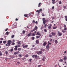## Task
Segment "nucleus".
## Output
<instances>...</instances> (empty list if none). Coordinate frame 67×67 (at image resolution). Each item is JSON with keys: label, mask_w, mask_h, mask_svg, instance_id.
I'll return each instance as SVG.
<instances>
[{"label": "nucleus", "mask_w": 67, "mask_h": 67, "mask_svg": "<svg viewBox=\"0 0 67 67\" xmlns=\"http://www.w3.org/2000/svg\"><path fill=\"white\" fill-rule=\"evenodd\" d=\"M11 43H12V41L11 40H8V42L7 43V44H8V46H9L10 45V44H11Z\"/></svg>", "instance_id": "nucleus-1"}, {"label": "nucleus", "mask_w": 67, "mask_h": 67, "mask_svg": "<svg viewBox=\"0 0 67 67\" xmlns=\"http://www.w3.org/2000/svg\"><path fill=\"white\" fill-rule=\"evenodd\" d=\"M58 35L59 36H60L62 35V33L60 32L59 31H58Z\"/></svg>", "instance_id": "nucleus-2"}, {"label": "nucleus", "mask_w": 67, "mask_h": 67, "mask_svg": "<svg viewBox=\"0 0 67 67\" xmlns=\"http://www.w3.org/2000/svg\"><path fill=\"white\" fill-rule=\"evenodd\" d=\"M32 14L30 13L29 14H25L24 15V16L25 17H27V16H30V15H32Z\"/></svg>", "instance_id": "nucleus-3"}, {"label": "nucleus", "mask_w": 67, "mask_h": 67, "mask_svg": "<svg viewBox=\"0 0 67 67\" xmlns=\"http://www.w3.org/2000/svg\"><path fill=\"white\" fill-rule=\"evenodd\" d=\"M22 46L23 48H26L27 47H28V45L27 44L25 45L24 44L22 45Z\"/></svg>", "instance_id": "nucleus-4"}, {"label": "nucleus", "mask_w": 67, "mask_h": 67, "mask_svg": "<svg viewBox=\"0 0 67 67\" xmlns=\"http://www.w3.org/2000/svg\"><path fill=\"white\" fill-rule=\"evenodd\" d=\"M46 47L47 48V50L49 51V48L50 47L48 44H47L46 46Z\"/></svg>", "instance_id": "nucleus-5"}, {"label": "nucleus", "mask_w": 67, "mask_h": 67, "mask_svg": "<svg viewBox=\"0 0 67 67\" xmlns=\"http://www.w3.org/2000/svg\"><path fill=\"white\" fill-rule=\"evenodd\" d=\"M32 32H30L27 35V37H30V36H32Z\"/></svg>", "instance_id": "nucleus-6"}, {"label": "nucleus", "mask_w": 67, "mask_h": 67, "mask_svg": "<svg viewBox=\"0 0 67 67\" xmlns=\"http://www.w3.org/2000/svg\"><path fill=\"white\" fill-rule=\"evenodd\" d=\"M37 29H38L37 26H35V28H34V29L33 30V31H35V30H37Z\"/></svg>", "instance_id": "nucleus-7"}, {"label": "nucleus", "mask_w": 67, "mask_h": 67, "mask_svg": "<svg viewBox=\"0 0 67 67\" xmlns=\"http://www.w3.org/2000/svg\"><path fill=\"white\" fill-rule=\"evenodd\" d=\"M35 58H36V59H38L39 58V56H37V55H35Z\"/></svg>", "instance_id": "nucleus-8"}, {"label": "nucleus", "mask_w": 67, "mask_h": 67, "mask_svg": "<svg viewBox=\"0 0 67 67\" xmlns=\"http://www.w3.org/2000/svg\"><path fill=\"white\" fill-rule=\"evenodd\" d=\"M40 41L38 40H37L36 41V43L37 44H38Z\"/></svg>", "instance_id": "nucleus-9"}, {"label": "nucleus", "mask_w": 67, "mask_h": 67, "mask_svg": "<svg viewBox=\"0 0 67 67\" xmlns=\"http://www.w3.org/2000/svg\"><path fill=\"white\" fill-rule=\"evenodd\" d=\"M55 0H52V3L53 4H55L56 3V2H55Z\"/></svg>", "instance_id": "nucleus-10"}, {"label": "nucleus", "mask_w": 67, "mask_h": 67, "mask_svg": "<svg viewBox=\"0 0 67 67\" xmlns=\"http://www.w3.org/2000/svg\"><path fill=\"white\" fill-rule=\"evenodd\" d=\"M41 34L40 33V32H37V34H36V35H39V36H41Z\"/></svg>", "instance_id": "nucleus-11"}, {"label": "nucleus", "mask_w": 67, "mask_h": 67, "mask_svg": "<svg viewBox=\"0 0 67 67\" xmlns=\"http://www.w3.org/2000/svg\"><path fill=\"white\" fill-rule=\"evenodd\" d=\"M52 24H50L49 26L48 27V29H51L52 28Z\"/></svg>", "instance_id": "nucleus-12"}, {"label": "nucleus", "mask_w": 67, "mask_h": 67, "mask_svg": "<svg viewBox=\"0 0 67 67\" xmlns=\"http://www.w3.org/2000/svg\"><path fill=\"white\" fill-rule=\"evenodd\" d=\"M67 59V57L66 56H65L64 57V58H63V60L64 61H66V59Z\"/></svg>", "instance_id": "nucleus-13"}, {"label": "nucleus", "mask_w": 67, "mask_h": 67, "mask_svg": "<svg viewBox=\"0 0 67 67\" xmlns=\"http://www.w3.org/2000/svg\"><path fill=\"white\" fill-rule=\"evenodd\" d=\"M41 4H42L41 3H39L38 4V7H40L41 6Z\"/></svg>", "instance_id": "nucleus-14"}, {"label": "nucleus", "mask_w": 67, "mask_h": 67, "mask_svg": "<svg viewBox=\"0 0 67 67\" xmlns=\"http://www.w3.org/2000/svg\"><path fill=\"white\" fill-rule=\"evenodd\" d=\"M47 22V20H45L43 21V24H45L46 23V22Z\"/></svg>", "instance_id": "nucleus-15"}, {"label": "nucleus", "mask_w": 67, "mask_h": 67, "mask_svg": "<svg viewBox=\"0 0 67 67\" xmlns=\"http://www.w3.org/2000/svg\"><path fill=\"white\" fill-rule=\"evenodd\" d=\"M46 44V42H44V43L43 44V46H45Z\"/></svg>", "instance_id": "nucleus-16"}, {"label": "nucleus", "mask_w": 67, "mask_h": 67, "mask_svg": "<svg viewBox=\"0 0 67 67\" xmlns=\"http://www.w3.org/2000/svg\"><path fill=\"white\" fill-rule=\"evenodd\" d=\"M51 34L52 35H56V33L53 32H52L51 33Z\"/></svg>", "instance_id": "nucleus-17"}, {"label": "nucleus", "mask_w": 67, "mask_h": 67, "mask_svg": "<svg viewBox=\"0 0 67 67\" xmlns=\"http://www.w3.org/2000/svg\"><path fill=\"white\" fill-rule=\"evenodd\" d=\"M59 62L63 63V59H60L59 60Z\"/></svg>", "instance_id": "nucleus-18"}, {"label": "nucleus", "mask_w": 67, "mask_h": 67, "mask_svg": "<svg viewBox=\"0 0 67 67\" xmlns=\"http://www.w3.org/2000/svg\"><path fill=\"white\" fill-rule=\"evenodd\" d=\"M22 32H22L23 34H25V31L23 30Z\"/></svg>", "instance_id": "nucleus-19"}, {"label": "nucleus", "mask_w": 67, "mask_h": 67, "mask_svg": "<svg viewBox=\"0 0 67 67\" xmlns=\"http://www.w3.org/2000/svg\"><path fill=\"white\" fill-rule=\"evenodd\" d=\"M55 44H57V43H58V41H57V40H56L55 41Z\"/></svg>", "instance_id": "nucleus-20"}, {"label": "nucleus", "mask_w": 67, "mask_h": 67, "mask_svg": "<svg viewBox=\"0 0 67 67\" xmlns=\"http://www.w3.org/2000/svg\"><path fill=\"white\" fill-rule=\"evenodd\" d=\"M57 28V26L53 27V29L54 30L55 29H56Z\"/></svg>", "instance_id": "nucleus-21"}, {"label": "nucleus", "mask_w": 67, "mask_h": 67, "mask_svg": "<svg viewBox=\"0 0 67 67\" xmlns=\"http://www.w3.org/2000/svg\"><path fill=\"white\" fill-rule=\"evenodd\" d=\"M28 60L30 62H32L31 61L32 60V59H29Z\"/></svg>", "instance_id": "nucleus-22"}, {"label": "nucleus", "mask_w": 67, "mask_h": 67, "mask_svg": "<svg viewBox=\"0 0 67 67\" xmlns=\"http://www.w3.org/2000/svg\"><path fill=\"white\" fill-rule=\"evenodd\" d=\"M6 42H7V41H3V43L4 44H5V43H6Z\"/></svg>", "instance_id": "nucleus-23"}, {"label": "nucleus", "mask_w": 67, "mask_h": 67, "mask_svg": "<svg viewBox=\"0 0 67 67\" xmlns=\"http://www.w3.org/2000/svg\"><path fill=\"white\" fill-rule=\"evenodd\" d=\"M59 4H62V2L61 1H59Z\"/></svg>", "instance_id": "nucleus-24"}, {"label": "nucleus", "mask_w": 67, "mask_h": 67, "mask_svg": "<svg viewBox=\"0 0 67 67\" xmlns=\"http://www.w3.org/2000/svg\"><path fill=\"white\" fill-rule=\"evenodd\" d=\"M18 47H20V46H21V44H18Z\"/></svg>", "instance_id": "nucleus-25"}, {"label": "nucleus", "mask_w": 67, "mask_h": 67, "mask_svg": "<svg viewBox=\"0 0 67 67\" xmlns=\"http://www.w3.org/2000/svg\"><path fill=\"white\" fill-rule=\"evenodd\" d=\"M14 55H16V54H18L17 52H14Z\"/></svg>", "instance_id": "nucleus-26"}, {"label": "nucleus", "mask_w": 67, "mask_h": 67, "mask_svg": "<svg viewBox=\"0 0 67 67\" xmlns=\"http://www.w3.org/2000/svg\"><path fill=\"white\" fill-rule=\"evenodd\" d=\"M48 45H51V43H49V41H48Z\"/></svg>", "instance_id": "nucleus-27"}, {"label": "nucleus", "mask_w": 67, "mask_h": 67, "mask_svg": "<svg viewBox=\"0 0 67 67\" xmlns=\"http://www.w3.org/2000/svg\"><path fill=\"white\" fill-rule=\"evenodd\" d=\"M42 51H39L38 52L40 53V54H42Z\"/></svg>", "instance_id": "nucleus-28"}, {"label": "nucleus", "mask_w": 67, "mask_h": 67, "mask_svg": "<svg viewBox=\"0 0 67 67\" xmlns=\"http://www.w3.org/2000/svg\"><path fill=\"white\" fill-rule=\"evenodd\" d=\"M20 64V63L19 62H18L17 63V65H19Z\"/></svg>", "instance_id": "nucleus-29"}, {"label": "nucleus", "mask_w": 67, "mask_h": 67, "mask_svg": "<svg viewBox=\"0 0 67 67\" xmlns=\"http://www.w3.org/2000/svg\"><path fill=\"white\" fill-rule=\"evenodd\" d=\"M25 57L26 58L28 57H29V55H28L27 54L25 55Z\"/></svg>", "instance_id": "nucleus-30"}, {"label": "nucleus", "mask_w": 67, "mask_h": 67, "mask_svg": "<svg viewBox=\"0 0 67 67\" xmlns=\"http://www.w3.org/2000/svg\"><path fill=\"white\" fill-rule=\"evenodd\" d=\"M5 53L6 55H7L8 54V52L6 51Z\"/></svg>", "instance_id": "nucleus-31"}, {"label": "nucleus", "mask_w": 67, "mask_h": 67, "mask_svg": "<svg viewBox=\"0 0 67 67\" xmlns=\"http://www.w3.org/2000/svg\"><path fill=\"white\" fill-rule=\"evenodd\" d=\"M18 49V48H14V50H15V51H16Z\"/></svg>", "instance_id": "nucleus-32"}, {"label": "nucleus", "mask_w": 67, "mask_h": 67, "mask_svg": "<svg viewBox=\"0 0 67 67\" xmlns=\"http://www.w3.org/2000/svg\"><path fill=\"white\" fill-rule=\"evenodd\" d=\"M40 36H37L36 37L37 38H39V37H40Z\"/></svg>", "instance_id": "nucleus-33"}, {"label": "nucleus", "mask_w": 67, "mask_h": 67, "mask_svg": "<svg viewBox=\"0 0 67 67\" xmlns=\"http://www.w3.org/2000/svg\"><path fill=\"white\" fill-rule=\"evenodd\" d=\"M64 17H65L64 19H67V16H64Z\"/></svg>", "instance_id": "nucleus-34"}, {"label": "nucleus", "mask_w": 67, "mask_h": 67, "mask_svg": "<svg viewBox=\"0 0 67 67\" xmlns=\"http://www.w3.org/2000/svg\"><path fill=\"white\" fill-rule=\"evenodd\" d=\"M32 35L33 36H35V34H34V33H33L32 34Z\"/></svg>", "instance_id": "nucleus-35"}, {"label": "nucleus", "mask_w": 67, "mask_h": 67, "mask_svg": "<svg viewBox=\"0 0 67 67\" xmlns=\"http://www.w3.org/2000/svg\"><path fill=\"white\" fill-rule=\"evenodd\" d=\"M15 45V43L14 42L12 44V45Z\"/></svg>", "instance_id": "nucleus-36"}, {"label": "nucleus", "mask_w": 67, "mask_h": 67, "mask_svg": "<svg viewBox=\"0 0 67 67\" xmlns=\"http://www.w3.org/2000/svg\"><path fill=\"white\" fill-rule=\"evenodd\" d=\"M42 60H43V61H45V59H44V58H43L42 59Z\"/></svg>", "instance_id": "nucleus-37"}, {"label": "nucleus", "mask_w": 67, "mask_h": 67, "mask_svg": "<svg viewBox=\"0 0 67 67\" xmlns=\"http://www.w3.org/2000/svg\"><path fill=\"white\" fill-rule=\"evenodd\" d=\"M13 51V49L12 48L11 49L10 52H12V51Z\"/></svg>", "instance_id": "nucleus-38"}, {"label": "nucleus", "mask_w": 67, "mask_h": 67, "mask_svg": "<svg viewBox=\"0 0 67 67\" xmlns=\"http://www.w3.org/2000/svg\"><path fill=\"white\" fill-rule=\"evenodd\" d=\"M14 37V35L12 36V38H13Z\"/></svg>", "instance_id": "nucleus-39"}, {"label": "nucleus", "mask_w": 67, "mask_h": 67, "mask_svg": "<svg viewBox=\"0 0 67 67\" xmlns=\"http://www.w3.org/2000/svg\"><path fill=\"white\" fill-rule=\"evenodd\" d=\"M2 55V52H0V56H1Z\"/></svg>", "instance_id": "nucleus-40"}, {"label": "nucleus", "mask_w": 67, "mask_h": 67, "mask_svg": "<svg viewBox=\"0 0 67 67\" xmlns=\"http://www.w3.org/2000/svg\"><path fill=\"white\" fill-rule=\"evenodd\" d=\"M35 55H32V57L33 58H34V57H35Z\"/></svg>", "instance_id": "nucleus-41"}, {"label": "nucleus", "mask_w": 67, "mask_h": 67, "mask_svg": "<svg viewBox=\"0 0 67 67\" xmlns=\"http://www.w3.org/2000/svg\"><path fill=\"white\" fill-rule=\"evenodd\" d=\"M21 48H19L18 49V51H21Z\"/></svg>", "instance_id": "nucleus-42"}, {"label": "nucleus", "mask_w": 67, "mask_h": 67, "mask_svg": "<svg viewBox=\"0 0 67 67\" xmlns=\"http://www.w3.org/2000/svg\"><path fill=\"white\" fill-rule=\"evenodd\" d=\"M53 35H49V36L50 37H52Z\"/></svg>", "instance_id": "nucleus-43"}, {"label": "nucleus", "mask_w": 67, "mask_h": 67, "mask_svg": "<svg viewBox=\"0 0 67 67\" xmlns=\"http://www.w3.org/2000/svg\"><path fill=\"white\" fill-rule=\"evenodd\" d=\"M42 11V9H40V10H39V12H41V11Z\"/></svg>", "instance_id": "nucleus-44"}, {"label": "nucleus", "mask_w": 67, "mask_h": 67, "mask_svg": "<svg viewBox=\"0 0 67 67\" xmlns=\"http://www.w3.org/2000/svg\"><path fill=\"white\" fill-rule=\"evenodd\" d=\"M35 39V37H32V40H34Z\"/></svg>", "instance_id": "nucleus-45"}, {"label": "nucleus", "mask_w": 67, "mask_h": 67, "mask_svg": "<svg viewBox=\"0 0 67 67\" xmlns=\"http://www.w3.org/2000/svg\"><path fill=\"white\" fill-rule=\"evenodd\" d=\"M4 40V39H3V38H1V41H2V40Z\"/></svg>", "instance_id": "nucleus-46"}, {"label": "nucleus", "mask_w": 67, "mask_h": 67, "mask_svg": "<svg viewBox=\"0 0 67 67\" xmlns=\"http://www.w3.org/2000/svg\"><path fill=\"white\" fill-rule=\"evenodd\" d=\"M42 20L43 21H45V18H43L42 19Z\"/></svg>", "instance_id": "nucleus-47"}, {"label": "nucleus", "mask_w": 67, "mask_h": 67, "mask_svg": "<svg viewBox=\"0 0 67 67\" xmlns=\"http://www.w3.org/2000/svg\"><path fill=\"white\" fill-rule=\"evenodd\" d=\"M46 26H47V24H44V27H46Z\"/></svg>", "instance_id": "nucleus-48"}, {"label": "nucleus", "mask_w": 67, "mask_h": 67, "mask_svg": "<svg viewBox=\"0 0 67 67\" xmlns=\"http://www.w3.org/2000/svg\"><path fill=\"white\" fill-rule=\"evenodd\" d=\"M62 32L63 33H65V32H66V31L64 30H62Z\"/></svg>", "instance_id": "nucleus-49"}, {"label": "nucleus", "mask_w": 67, "mask_h": 67, "mask_svg": "<svg viewBox=\"0 0 67 67\" xmlns=\"http://www.w3.org/2000/svg\"><path fill=\"white\" fill-rule=\"evenodd\" d=\"M44 31L45 32H47V30L46 29L44 30Z\"/></svg>", "instance_id": "nucleus-50"}, {"label": "nucleus", "mask_w": 67, "mask_h": 67, "mask_svg": "<svg viewBox=\"0 0 67 67\" xmlns=\"http://www.w3.org/2000/svg\"><path fill=\"white\" fill-rule=\"evenodd\" d=\"M8 30V28H7L5 30V31H7Z\"/></svg>", "instance_id": "nucleus-51"}, {"label": "nucleus", "mask_w": 67, "mask_h": 67, "mask_svg": "<svg viewBox=\"0 0 67 67\" xmlns=\"http://www.w3.org/2000/svg\"><path fill=\"white\" fill-rule=\"evenodd\" d=\"M13 42H12V43H14V42H15V40H13Z\"/></svg>", "instance_id": "nucleus-52"}, {"label": "nucleus", "mask_w": 67, "mask_h": 67, "mask_svg": "<svg viewBox=\"0 0 67 67\" xmlns=\"http://www.w3.org/2000/svg\"><path fill=\"white\" fill-rule=\"evenodd\" d=\"M52 19H55V17H52Z\"/></svg>", "instance_id": "nucleus-53"}, {"label": "nucleus", "mask_w": 67, "mask_h": 67, "mask_svg": "<svg viewBox=\"0 0 67 67\" xmlns=\"http://www.w3.org/2000/svg\"><path fill=\"white\" fill-rule=\"evenodd\" d=\"M64 27H66V25H64Z\"/></svg>", "instance_id": "nucleus-54"}, {"label": "nucleus", "mask_w": 67, "mask_h": 67, "mask_svg": "<svg viewBox=\"0 0 67 67\" xmlns=\"http://www.w3.org/2000/svg\"><path fill=\"white\" fill-rule=\"evenodd\" d=\"M6 34L7 35H8V34H9V32H6Z\"/></svg>", "instance_id": "nucleus-55"}, {"label": "nucleus", "mask_w": 67, "mask_h": 67, "mask_svg": "<svg viewBox=\"0 0 67 67\" xmlns=\"http://www.w3.org/2000/svg\"><path fill=\"white\" fill-rule=\"evenodd\" d=\"M18 44H21V42H18Z\"/></svg>", "instance_id": "nucleus-56"}, {"label": "nucleus", "mask_w": 67, "mask_h": 67, "mask_svg": "<svg viewBox=\"0 0 67 67\" xmlns=\"http://www.w3.org/2000/svg\"><path fill=\"white\" fill-rule=\"evenodd\" d=\"M64 30L65 31H66L67 30V28H65L64 29Z\"/></svg>", "instance_id": "nucleus-57"}, {"label": "nucleus", "mask_w": 67, "mask_h": 67, "mask_svg": "<svg viewBox=\"0 0 67 67\" xmlns=\"http://www.w3.org/2000/svg\"><path fill=\"white\" fill-rule=\"evenodd\" d=\"M37 54H38V55H40V53H39V52H37Z\"/></svg>", "instance_id": "nucleus-58"}, {"label": "nucleus", "mask_w": 67, "mask_h": 67, "mask_svg": "<svg viewBox=\"0 0 67 67\" xmlns=\"http://www.w3.org/2000/svg\"><path fill=\"white\" fill-rule=\"evenodd\" d=\"M52 9H54V6H53L52 7Z\"/></svg>", "instance_id": "nucleus-59"}, {"label": "nucleus", "mask_w": 67, "mask_h": 67, "mask_svg": "<svg viewBox=\"0 0 67 67\" xmlns=\"http://www.w3.org/2000/svg\"><path fill=\"white\" fill-rule=\"evenodd\" d=\"M64 9H66V6H64Z\"/></svg>", "instance_id": "nucleus-60"}, {"label": "nucleus", "mask_w": 67, "mask_h": 67, "mask_svg": "<svg viewBox=\"0 0 67 67\" xmlns=\"http://www.w3.org/2000/svg\"><path fill=\"white\" fill-rule=\"evenodd\" d=\"M2 43V41H0V44H1Z\"/></svg>", "instance_id": "nucleus-61"}, {"label": "nucleus", "mask_w": 67, "mask_h": 67, "mask_svg": "<svg viewBox=\"0 0 67 67\" xmlns=\"http://www.w3.org/2000/svg\"><path fill=\"white\" fill-rule=\"evenodd\" d=\"M19 56L20 57H22V55H21L20 54V55H19Z\"/></svg>", "instance_id": "nucleus-62"}, {"label": "nucleus", "mask_w": 67, "mask_h": 67, "mask_svg": "<svg viewBox=\"0 0 67 67\" xmlns=\"http://www.w3.org/2000/svg\"><path fill=\"white\" fill-rule=\"evenodd\" d=\"M42 16H45V15H44V14H42Z\"/></svg>", "instance_id": "nucleus-63"}, {"label": "nucleus", "mask_w": 67, "mask_h": 67, "mask_svg": "<svg viewBox=\"0 0 67 67\" xmlns=\"http://www.w3.org/2000/svg\"><path fill=\"white\" fill-rule=\"evenodd\" d=\"M41 65H39L38 66V67H41Z\"/></svg>", "instance_id": "nucleus-64"}]
</instances>
